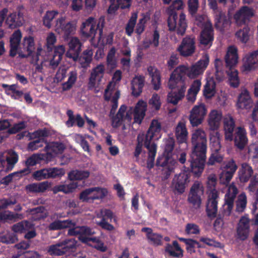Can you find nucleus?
<instances>
[{
    "label": "nucleus",
    "mask_w": 258,
    "mask_h": 258,
    "mask_svg": "<svg viewBox=\"0 0 258 258\" xmlns=\"http://www.w3.org/2000/svg\"><path fill=\"white\" fill-rule=\"evenodd\" d=\"M203 74L195 64L189 68L183 65L177 67L171 73L168 83V86L172 91L168 94L167 103L176 105L185 96V75L190 79H195Z\"/></svg>",
    "instance_id": "f257e3e1"
},
{
    "label": "nucleus",
    "mask_w": 258,
    "mask_h": 258,
    "mask_svg": "<svg viewBox=\"0 0 258 258\" xmlns=\"http://www.w3.org/2000/svg\"><path fill=\"white\" fill-rule=\"evenodd\" d=\"M191 152L188 162L191 171L197 175H201L206 165L207 140L205 132L201 128L196 130L192 134Z\"/></svg>",
    "instance_id": "f03ea898"
},
{
    "label": "nucleus",
    "mask_w": 258,
    "mask_h": 258,
    "mask_svg": "<svg viewBox=\"0 0 258 258\" xmlns=\"http://www.w3.org/2000/svg\"><path fill=\"white\" fill-rule=\"evenodd\" d=\"M67 228H69L68 235H78L79 240L83 243L88 244L89 242L92 241L97 244L100 241L98 237H89L95 233L92 229L86 226H77L76 223L70 219L63 220H55L50 223L48 226L49 230L53 231Z\"/></svg>",
    "instance_id": "7ed1b4c3"
},
{
    "label": "nucleus",
    "mask_w": 258,
    "mask_h": 258,
    "mask_svg": "<svg viewBox=\"0 0 258 258\" xmlns=\"http://www.w3.org/2000/svg\"><path fill=\"white\" fill-rule=\"evenodd\" d=\"M184 6L182 0H175L166 10L168 16L167 24L169 30L176 31L180 36L184 34L187 25L185 15L181 12L178 17L176 11L183 9Z\"/></svg>",
    "instance_id": "20e7f679"
},
{
    "label": "nucleus",
    "mask_w": 258,
    "mask_h": 258,
    "mask_svg": "<svg viewBox=\"0 0 258 258\" xmlns=\"http://www.w3.org/2000/svg\"><path fill=\"white\" fill-rule=\"evenodd\" d=\"M175 139L173 137H168L164 139V151L162 153V180L168 179L174 172L177 164L173 158V150L175 147Z\"/></svg>",
    "instance_id": "39448f33"
},
{
    "label": "nucleus",
    "mask_w": 258,
    "mask_h": 258,
    "mask_svg": "<svg viewBox=\"0 0 258 258\" xmlns=\"http://www.w3.org/2000/svg\"><path fill=\"white\" fill-rule=\"evenodd\" d=\"M104 25L105 19L104 17H101L97 23L94 18L90 17L82 24L81 27L82 36L93 41L98 30L99 31L98 40L100 41L103 36V30Z\"/></svg>",
    "instance_id": "423d86ee"
},
{
    "label": "nucleus",
    "mask_w": 258,
    "mask_h": 258,
    "mask_svg": "<svg viewBox=\"0 0 258 258\" xmlns=\"http://www.w3.org/2000/svg\"><path fill=\"white\" fill-rule=\"evenodd\" d=\"M77 241L75 239H66L49 246L48 252L51 255L60 256L74 252L76 248Z\"/></svg>",
    "instance_id": "0eeeda50"
},
{
    "label": "nucleus",
    "mask_w": 258,
    "mask_h": 258,
    "mask_svg": "<svg viewBox=\"0 0 258 258\" xmlns=\"http://www.w3.org/2000/svg\"><path fill=\"white\" fill-rule=\"evenodd\" d=\"M192 173L195 176L199 177L201 175H196L191 170L190 165L188 167H184L182 172L180 173L178 175L175 176L172 181V185L175 190L179 194H182L184 192L186 185L189 181V178L190 174Z\"/></svg>",
    "instance_id": "6e6552de"
},
{
    "label": "nucleus",
    "mask_w": 258,
    "mask_h": 258,
    "mask_svg": "<svg viewBox=\"0 0 258 258\" xmlns=\"http://www.w3.org/2000/svg\"><path fill=\"white\" fill-rule=\"evenodd\" d=\"M63 168L57 167H49L38 170L33 172V178L37 181L60 177L64 174Z\"/></svg>",
    "instance_id": "1a4fd4ad"
},
{
    "label": "nucleus",
    "mask_w": 258,
    "mask_h": 258,
    "mask_svg": "<svg viewBox=\"0 0 258 258\" xmlns=\"http://www.w3.org/2000/svg\"><path fill=\"white\" fill-rule=\"evenodd\" d=\"M147 104L146 102L141 100L136 104L135 108L133 110L131 107L130 110L126 112L124 118L125 119L130 121L132 119V113H134V122L141 124L146 114Z\"/></svg>",
    "instance_id": "9d476101"
},
{
    "label": "nucleus",
    "mask_w": 258,
    "mask_h": 258,
    "mask_svg": "<svg viewBox=\"0 0 258 258\" xmlns=\"http://www.w3.org/2000/svg\"><path fill=\"white\" fill-rule=\"evenodd\" d=\"M214 39V30L212 23L207 21L200 35L199 41L205 48H210Z\"/></svg>",
    "instance_id": "9b49d317"
},
{
    "label": "nucleus",
    "mask_w": 258,
    "mask_h": 258,
    "mask_svg": "<svg viewBox=\"0 0 258 258\" xmlns=\"http://www.w3.org/2000/svg\"><path fill=\"white\" fill-rule=\"evenodd\" d=\"M219 195V192L216 189H213L208 196L206 212L208 217L211 220L215 218L217 215Z\"/></svg>",
    "instance_id": "f8f14e48"
},
{
    "label": "nucleus",
    "mask_w": 258,
    "mask_h": 258,
    "mask_svg": "<svg viewBox=\"0 0 258 258\" xmlns=\"http://www.w3.org/2000/svg\"><path fill=\"white\" fill-rule=\"evenodd\" d=\"M76 31V26L71 22H66L64 17H61L57 19L55 24V31L63 35L65 40L68 39Z\"/></svg>",
    "instance_id": "ddd939ff"
},
{
    "label": "nucleus",
    "mask_w": 258,
    "mask_h": 258,
    "mask_svg": "<svg viewBox=\"0 0 258 258\" xmlns=\"http://www.w3.org/2000/svg\"><path fill=\"white\" fill-rule=\"evenodd\" d=\"M204 188L199 183H195L190 188L188 196V201L195 209L200 208L202 204L201 196Z\"/></svg>",
    "instance_id": "4468645a"
},
{
    "label": "nucleus",
    "mask_w": 258,
    "mask_h": 258,
    "mask_svg": "<svg viewBox=\"0 0 258 258\" xmlns=\"http://www.w3.org/2000/svg\"><path fill=\"white\" fill-rule=\"evenodd\" d=\"M97 217L100 218L101 220L99 221H97L96 224L102 229L109 232L114 230V226L107 221L108 220H110L111 222L113 217V213L112 211L107 209H102Z\"/></svg>",
    "instance_id": "2eb2a0df"
},
{
    "label": "nucleus",
    "mask_w": 258,
    "mask_h": 258,
    "mask_svg": "<svg viewBox=\"0 0 258 258\" xmlns=\"http://www.w3.org/2000/svg\"><path fill=\"white\" fill-rule=\"evenodd\" d=\"M250 220L245 216H242L236 227L237 236L238 239L244 241L249 236L250 233Z\"/></svg>",
    "instance_id": "dca6fc26"
},
{
    "label": "nucleus",
    "mask_w": 258,
    "mask_h": 258,
    "mask_svg": "<svg viewBox=\"0 0 258 258\" xmlns=\"http://www.w3.org/2000/svg\"><path fill=\"white\" fill-rule=\"evenodd\" d=\"M195 39L189 37L184 38L177 48L180 54L183 56H191L195 51Z\"/></svg>",
    "instance_id": "f3484780"
},
{
    "label": "nucleus",
    "mask_w": 258,
    "mask_h": 258,
    "mask_svg": "<svg viewBox=\"0 0 258 258\" xmlns=\"http://www.w3.org/2000/svg\"><path fill=\"white\" fill-rule=\"evenodd\" d=\"M234 146L239 150H243L248 144V138L245 129L242 126L237 127L233 135Z\"/></svg>",
    "instance_id": "a211bd4d"
},
{
    "label": "nucleus",
    "mask_w": 258,
    "mask_h": 258,
    "mask_svg": "<svg viewBox=\"0 0 258 258\" xmlns=\"http://www.w3.org/2000/svg\"><path fill=\"white\" fill-rule=\"evenodd\" d=\"M161 130V124L158 120L153 119L147 132L144 142L145 147H149L151 145V141L154 137L159 134Z\"/></svg>",
    "instance_id": "6ab92c4d"
},
{
    "label": "nucleus",
    "mask_w": 258,
    "mask_h": 258,
    "mask_svg": "<svg viewBox=\"0 0 258 258\" xmlns=\"http://www.w3.org/2000/svg\"><path fill=\"white\" fill-rule=\"evenodd\" d=\"M69 49L66 53V56L74 60H77L81 50L82 44L77 37L71 39L69 43Z\"/></svg>",
    "instance_id": "aec40b11"
},
{
    "label": "nucleus",
    "mask_w": 258,
    "mask_h": 258,
    "mask_svg": "<svg viewBox=\"0 0 258 258\" xmlns=\"http://www.w3.org/2000/svg\"><path fill=\"white\" fill-rule=\"evenodd\" d=\"M23 14L20 11L10 13L6 17V23L9 28L15 29L21 26L23 24Z\"/></svg>",
    "instance_id": "412c9836"
},
{
    "label": "nucleus",
    "mask_w": 258,
    "mask_h": 258,
    "mask_svg": "<svg viewBox=\"0 0 258 258\" xmlns=\"http://www.w3.org/2000/svg\"><path fill=\"white\" fill-rule=\"evenodd\" d=\"M251 212L253 215L251 219V224L257 226L254 230L252 241L258 247V187L256 191L255 201L252 203Z\"/></svg>",
    "instance_id": "4be33fe9"
},
{
    "label": "nucleus",
    "mask_w": 258,
    "mask_h": 258,
    "mask_svg": "<svg viewBox=\"0 0 258 258\" xmlns=\"http://www.w3.org/2000/svg\"><path fill=\"white\" fill-rule=\"evenodd\" d=\"M223 128L225 139L227 141H232L233 139V132L235 128V121L231 116L224 118Z\"/></svg>",
    "instance_id": "5701e85b"
},
{
    "label": "nucleus",
    "mask_w": 258,
    "mask_h": 258,
    "mask_svg": "<svg viewBox=\"0 0 258 258\" xmlns=\"http://www.w3.org/2000/svg\"><path fill=\"white\" fill-rule=\"evenodd\" d=\"M258 67V50L245 55L243 58V70L249 71Z\"/></svg>",
    "instance_id": "b1692460"
},
{
    "label": "nucleus",
    "mask_w": 258,
    "mask_h": 258,
    "mask_svg": "<svg viewBox=\"0 0 258 258\" xmlns=\"http://www.w3.org/2000/svg\"><path fill=\"white\" fill-rule=\"evenodd\" d=\"M237 168L238 166L233 159H231L226 162L224 166L225 171L222 175V177L225 180L224 183L227 184L230 181Z\"/></svg>",
    "instance_id": "393cba45"
},
{
    "label": "nucleus",
    "mask_w": 258,
    "mask_h": 258,
    "mask_svg": "<svg viewBox=\"0 0 258 258\" xmlns=\"http://www.w3.org/2000/svg\"><path fill=\"white\" fill-rule=\"evenodd\" d=\"M236 106L238 108L246 110L252 107L253 101L247 90H244L239 95Z\"/></svg>",
    "instance_id": "a878e982"
},
{
    "label": "nucleus",
    "mask_w": 258,
    "mask_h": 258,
    "mask_svg": "<svg viewBox=\"0 0 258 258\" xmlns=\"http://www.w3.org/2000/svg\"><path fill=\"white\" fill-rule=\"evenodd\" d=\"M175 135L179 144L186 143L188 132L184 121H180L178 122L175 128Z\"/></svg>",
    "instance_id": "bb28decb"
},
{
    "label": "nucleus",
    "mask_w": 258,
    "mask_h": 258,
    "mask_svg": "<svg viewBox=\"0 0 258 258\" xmlns=\"http://www.w3.org/2000/svg\"><path fill=\"white\" fill-rule=\"evenodd\" d=\"M253 174L252 167L247 163L241 164L238 171L239 180L242 183H246L249 181Z\"/></svg>",
    "instance_id": "cd10ccee"
},
{
    "label": "nucleus",
    "mask_w": 258,
    "mask_h": 258,
    "mask_svg": "<svg viewBox=\"0 0 258 258\" xmlns=\"http://www.w3.org/2000/svg\"><path fill=\"white\" fill-rule=\"evenodd\" d=\"M165 251L173 257L182 258L183 256L184 251L176 240H174L172 244H167L165 247Z\"/></svg>",
    "instance_id": "c85d7f7f"
},
{
    "label": "nucleus",
    "mask_w": 258,
    "mask_h": 258,
    "mask_svg": "<svg viewBox=\"0 0 258 258\" xmlns=\"http://www.w3.org/2000/svg\"><path fill=\"white\" fill-rule=\"evenodd\" d=\"M22 38V33L20 30L15 31L10 38V56L14 57L17 53V51L20 45Z\"/></svg>",
    "instance_id": "c756f323"
},
{
    "label": "nucleus",
    "mask_w": 258,
    "mask_h": 258,
    "mask_svg": "<svg viewBox=\"0 0 258 258\" xmlns=\"http://www.w3.org/2000/svg\"><path fill=\"white\" fill-rule=\"evenodd\" d=\"M51 185V183L44 181L39 183L28 184L25 186L27 193H41L45 192Z\"/></svg>",
    "instance_id": "7c9ffc66"
},
{
    "label": "nucleus",
    "mask_w": 258,
    "mask_h": 258,
    "mask_svg": "<svg viewBox=\"0 0 258 258\" xmlns=\"http://www.w3.org/2000/svg\"><path fill=\"white\" fill-rule=\"evenodd\" d=\"M237 49L234 46H230L228 47L225 60L226 66L230 69L238 62Z\"/></svg>",
    "instance_id": "2f4dec72"
},
{
    "label": "nucleus",
    "mask_w": 258,
    "mask_h": 258,
    "mask_svg": "<svg viewBox=\"0 0 258 258\" xmlns=\"http://www.w3.org/2000/svg\"><path fill=\"white\" fill-rule=\"evenodd\" d=\"M104 67L102 64L98 65L92 70L89 78L88 87L89 88H93L95 87L96 81L97 78L100 80L103 77L104 73Z\"/></svg>",
    "instance_id": "473e14b6"
},
{
    "label": "nucleus",
    "mask_w": 258,
    "mask_h": 258,
    "mask_svg": "<svg viewBox=\"0 0 258 258\" xmlns=\"http://www.w3.org/2000/svg\"><path fill=\"white\" fill-rule=\"evenodd\" d=\"M131 84L132 95L136 97L139 96L142 92V90L144 86V77L141 76H136L132 81Z\"/></svg>",
    "instance_id": "72a5a7b5"
},
{
    "label": "nucleus",
    "mask_w": 258,
    "mask_h": 258,
    "mask_svg": "<svg viewBox=\"0 0 258 258\" xmlns=\"http://www.w3.org/2000/svg\"><path fill=\"white\" fill-rule=\"evenodd\" d=\"M215 19V27L217 29H219L220 31L224 30L230 24L229 19L224 13L221 11L218 12L216 14Z\"/></svg>",
    "instance_id": "f704fd0d"
},
{
    "label": "nucleus",
    "mask_w": 258,
    "mask_h": 258,
    "mask_svg": "<svg viewBox=\"0 0 258 258\" xmlns=\"http://www.w3.org/2000/svg\"><path fill=\"white\" fill-rule=\"evenodd\" d=\"M221 118L222 114L218 111L213 110L210 112L208 124L211 130L215 131L219 128Z\"/></svg>",
    "instance_id": "c9c22d12"
},
{
    "label": "nucleus",
    "mask_w": 258,
    "mask_h": 258,
    "mask_svg": "<svg viewBox=\"0 0 258 258\" xmlns=\"http://www.w3.org/2000/svg\"><path fill=\"white\" fill-rule=\"evenodd\" d=\"M142 18L139 20L135 30V33L139 36L144 32L146 28V23L150 21L151 19V14L150 12H146L142 14Z\"/></svg>",
    "instance_id": "e433bc0d"
},
{
    "label": "nucleus",
    "mask_w": 258,
    "mask_h": 258,
    "mask_svg": "<svg viewBox=\"0 0 258 258\" xmlns=\"http://www.w3.org/2000/svg\"><path fill=\"white\" fill-rule=\"evenodd\" d=\"M148 72L152 78V83L154 86V89L156 90L159 89L161 83L159 71L154 67L150 66L148 68Z\"/></svg>",
    "instance_id": "4c0bfd02"
},
{
    "label": "nucleus",
    "mask_w": 258,
    "mask_h": 258,
    "mask_svg": "<svg viewBox=\"0 0 258 258\" xmlns=\"http://www.w3.org/2000/svg\"><path fill=\"white\" fill-rule=\"evenodd\" d=\"M90 173L88 170H73L68 174V177L70 180H82L88 178Z\"/></svg>",
    "instance_id": "58836bf2"
},
{
    "label": "nucleus",
    "mask_w": 258,
    "mask_h": 258,
    "mask_svg": "<svg viewBox=\"0 0 258 258\" xmlns=\"http://www.w3.org/2000/svg\"><path fill=\"white\" fill-rule=\"evenodd\" d=\"M45 148L49 152L50 154H53L54 155L62 154L66 147L64 145L59 142H53L47 143Z\"/></svg>",
    "instance_id": "ea45409f"
},
{
    "label": "nucleus",
    "mask_w": 258,
    "mask_h": 258,
    "mask_svg": "<svg viewBox=\"0 0 258 258\" xmlns=\"http://www.w3.org/2000/svg\"><path fill=\"white\" fill-rule=\"evenodd\" d=\"M33 224L27 220L22 221L13 225L12 230L15 233H24L33 228Z\"/></svg>",
    "instance_id": "a19ab883"
},
{
    "label": "nucleus",
    "mask_w": 258,
    "mask_h": 258,
    "mask_svg": "<svg viewBox=\"0 0 258 258\" xmlns=\"http://www.w3.org/2000/svg\"><path fill=\"white\" fill-rule=\"evenodd\" d=\"M93 52L91 49H87L83 51L80 56H78L77 60L81 64L82 67H88L92 60Z\"/></svg>",
    "instance_id": "79ce46f5"
},
{
    "label": "nucleus",
    "mask_w": 258,
    "mask_h": 258,
    "mask_svg": "<svg viewBox=\"0 0 258 258\" xmlns=\"http://www.w3.org/2000/svg\"><path fill=\"white\" fill-rule=\"evenodd\" d=\"M126 110V105H121L117 114L112 117V125L113 127H118L121 124L122 121L124 117V114Z\"/></svg>",
    "instance_id": "37998d69"
},
{
    "label": "nucleus",
    "mask_w": 258,
    "mask_h": 258,
    "mask_svg": "<svg viewBox=\"0 0 258 258\" xmlns=\"http://www.w3.org/2000/svg\"><path fill=\"white\" fill-rule=\"evenodd\" d=\"M148 150V157L147 161V167L152 169L154 166L155 157L156 154L157 147L155 144L152 143L149 147H146Z\"/></svg>",
    "instance_id": "c03bdc74"
},
{
    "label": "nucleus",
    "mask_w": 258,
    "mask_h": 258,
    "mask_svg": "<svg viewBox=\"0 0 258 258\" xmlns=\"http://www.w3.org/2000/svg\"><path fill=\"white\" fill-rule=\"evenodd\" d=\"M137 18L138 13L134 12L132 13L131 17L129 19L125 27V33L127 36H131L132 35L137 23Z\"/></svg>",
    "instance_id": "a18cd8bd"
},
{
    "label": "nucleus",
    "mask_w": 258,
    "mask_h": 258,
    "mask_svg": "<svg viewBox=\"0 0 258 258\" xmlns=\"http://www.w3.org/2000/svg\"><path fill=\"white\" fill-rule=\"evenodd\" d=\"M224 160V155L220 152H212L207 163L208 166H212L216 164H221Z\"/></svg>",
    "instance_id": "49530a36"
},
{
    "label": "nucleus",
    "mask_w": 258,
    "mask_h": 258,
    "mask_svg": "<svg viewBox=\"0 0 258 258\" xmlns=\"http://www.w3.org/2000/svg\"><path fill=\"white\" fill-rule=\"evenodd\" d=\"M24 49L27 52V56H30L35 50V43L33 37H25L22 43Z\"/></svg>",
    "instance_id": "de8ad7c7"
},
{
    "label": "nucleus",
    "mask_w": 258,
    "mask_h": 258,
    "mask_svg": "<svg viewBox=\"0 0 258 258\" xmlns=\"http://www.w3.org/2000/svg\"><path fill=\"white\" fill-rule=\"evenodd\" d=\"M77 79V73L76 71H71L69 74V78L66 82L62 83V89L63 91H68L72 88L76 83Z\"/></svg>",
    "instance_id": "09e8293b"
},
{
    "label": "nucleus",
    "mask_w": 258,
    "mask_h": 258,
    "mask_svg": "<svg viewBox=\"0 0 258 258\" xmlns=\"http://www.w3.org/2000/svg\"><path fill=\"white\" fill-rule=\"evenodd\" d=\"M179 240L185 243L186 250L190 254L196 252L195 248L197 247V240L191 238H179Z\"/></svg>",
    "instance_id": "8fccbe9b"
},
{
    "label": "nucleus",
    "mask_w": 258,
    "mask_h": 258,
    "mask_svg": "<svg viewBox=\"0 0 258 258\" xmlns=\"http://www.w3.org/2000/svg\"><path fill=\"white\" fill-rule=\"evenodd\" d=\"M58 15L57 11H48L43 17V24L48 28L51 27V22Z\"/></svg>",
    "instance_id": "3c124183"
},
{
    "label": "nucleus",
    "mask_w": 258,
    "mask_h": 258,
    "mask_svg": "<svg viewBox=\"0 0 258 258\" xmlns=\"http://www.w3.org/2000/svg\"><path fill=\"white\" fill-rule=\"evenodd\" d=\"M18 236L14 233L7 232L5 234H0V242L6 244H13L17 242Z\"/></svg>",
    "instance_id": "603ef678"
},
{
    "label": "nucleus",
    "mask_w": 258,
    "mask_h": 258,
    "mask_svg": "<svg viewBox=\"0 0 258 258\" xmlns=\"http://www.w3.org/2000/svg\"><path fill=\"white\" fill-rule=\"evenodd\" d=\"M160 35L158 31L155 30L153 35V40H145L143 41L142 47L143 49H146L150 47L153 44L154 47H156L159 45V39Z\"/></svg>",
    "instance_id": "864d4df0"
},
{
    "label": "nucleus",
    "mask_w": 258,
    "mask_h": 258,
    "mask_svg": "<svg viewBox=\"0 0 258 258\" xmlns=\"http://www.w3.org/2000/svg\"><path fill=\"white\" fill-rule=\"evenodd\" d=\"M249 28L247 26L244 25L242 29L238 30L236 33L235 36L237 39L243 43H246L249 39Z\"/></svg>",
    "instance_id": "5fc2aeb1"
},
{
    "label": "nucleus",
    "mask_w": 258,
    "mask_h": 258,
    "mask_svg": "<svg viewBox=\"0 0 258 258\" xmlns=\"http://www.w3.org/2000/svg\"><path fill=\"white\" fill-rule=\"evenodd\" d=\"M228 81L231 87L235 88L239 86L240 81L237 70L232 71L231 70L230 72L228 73Z\"/></svg>",
    "instance_id": "6e6d98bb"
},
{
    "label": "nucleus",
    "mask_w": 258,
    "mask_h": 258,
    "mask_svg": "<svg viewBox=\"0 0 258 258\" xmlns=\"http://www.w3.org/2000/svg\"><path fill=\"white\" fill-rule=\"evenodd\" d=\"M247 199L245 194H241L236 202V210L238 212H243L246 206Z\"/></svg>",
    "instance_id": "4d7b16f0"
},
{
    "label": "nucleus",
    "mask_w": 258,
    "mask_h": 258,
    "mask_svg": "<svg viewBox=\"0 0 258 258\" xmlns=\"http://www.w3.org/2000/svg\"><path fill=\"white\" fill-rule=\"evenodd\" d=\"M92 188H95L94 192L92 194V201L102 199L107 195L108 191L106 188L99 187H94Z\"/></svg>",
    "instance_id": "13d9d810"
},
{
    "label": "nucleus",
    "mask_w": 258,
    "mask_h": 258,
    "mask_svg": "<svg viewBox=\"0 0 258 258\" xmlns=\"http://www.w3.org/2000/svg\"><path fill=\"white\" fill-rule=\"evenodd\" d=\"M210 61L209 56L208 54H205L195 64L201 71L203 73L208 67Z\"/></svg>",
    "instance_id": "bf43d9fd"
},
{
    "label": "nucleus",
    "mask_w": 258,
    "mask_h": 258,
    "mask_svg": "<svg viewBox=\"0 0 258 258\" xmlns=\"http://www.w3.org/2000/svg\"><path fill=\"white\" fill-rule=\"evenodd\" d=\"M95 188H88L82 191L79 195V200L82 202H90L91 200L92 194Z\"/></svg>",
    "instance_id": "052dcab7"
},
{
    "label": "nucleus",
    "mask_w": 258,
    "mask_h": 258,
    "mask_svg": "<svg viewBox=\"0 0 258 258\" xmlns=\"http://www.w3.org/2000/svg\"><path fill=\"white\" fill-rule=\"evenodd\" d=\"M206 112L207 110L205 105L201 104L194 106L190 111V114L201 117L202 119H204V116L206 114Z\"/></svg>",
    "instance_id": "680f3d73"
},
{
    "label": "nucleus",
    "mask_w": 258,
    "mask_h": 258,
    "mask_svg": "<svg viewBox=\"0 0 258 258\" xmlns=\"http://www.w3.org/2000/svg\"><path fill=\"white\" fill-rule=\"evenodd\" d=\"M44 143L46 144V145L47 144L44 139H36L28 144V149L31 151L36 150L39 148L43 147Z\"/></svg>",
    "instance_id": "e2e57ef3"
},
{
    "label": "nucleus",
    "mask_w": 258,
    "mask_h": 258,
    "mask_svg": "<svg viewBox=\"0 0 258 258\" xmlns=\"http://www.w3.org/2000/svg\"><path fill=\"white\" fill-rule=\"evenodd\" d=\"M24 218L23 214L13 213V212L8 211L5 212V222L8 221H14L15 222L17 220H21Z\"/></svg>",
    "instance_id": "0e129e2a"
},
{
    "label": "nucleus",
    "mask_w": 258,
    "mask_h": 258,
    "mask_svg": "<svg viewBox=\"0 0 258 258\" xmlns=\"http://www.w3.org/2000/svg\"><path fill=\"white\" fill-rule=\"evenodd\" d=\"M115 49L112 47L108 52L106 60L108 66H110L112 68H114L116 66V61L115 58Z\"/></svg>",
    "instance_id": "69168bd1"
},
{
    "label": "nucleus",
    "mask_w": 258,
    "mask_h": 258,
    "mask_svg": "<svg viewBox=\"0 0 258 258\" xmlns=\"http://www.w3.org/2000/svg\"><path fill=\"white\" fill-rule=\"evenodd\" d=\"M187 6L189 13L192 16L196 15L199 8V0H188Z\"/></svg>",
    "instance_id": "338daca9"
},
{
    "label": "nucleus",
    "mask_w": 258,
    "mask_h": 258,
    "mask_svg": "<svg viewBox=\"0 0 258 258\" xmlns=\"http://www.w3.org/2000/svg\"><path fill=\"white\" fill-rule=\"evenodd\" d=\"M149 104L155 110H159L161 105L160 96L157 94H153L152 98L149 101Z\"/></svg>",
    "instance_id": "774afa93"
}]
</instances>
